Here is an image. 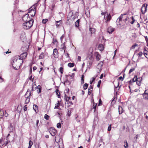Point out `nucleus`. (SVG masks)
Instances as JSON below:
<instances>
[{
  "label": "nucleus",
  "instance_id": "c03bdc74",
  "mask_svg": "<svg viewBox=\"0 0 148 148\" xmlns=\"http://www.w3.org/2000/svg\"><path fill=\"white\" fill-rule=\"evenodd\" d=\"M92 80H91V81H90V84H92V82L95 80V78H94V77H92Z\"/></svg>",
  "mask_w": 148,
  "mask_h": 148
},
{
  "label": "nucleus",
  "instance_id": "f3484780",
  "mask_svg": "<svg viewBox=\"0 0 148 148\" xmlns=\"http://www.w3.org/2000/svg\"><path fill=\"white\" fill-rule=\"evenodd\" d=\"M33 108L35 110L36 113L38 112V106L34 104L33 106Z\"/></svg>",
  "mask_w": 148,
  "mask_h": 148
},
{
  "label": "nucleus",
  "instance_id": "3c124183",
  "mask_svg": "<svg viewBox=\"0 0 148 148\" xmlns=\"http://www.w3.org/2000/svg\"><path fill=\"white\" fill-rule=\"evenodd\" d=\"M144 55L147 58H148V53H144Z\"/></svg>",
  "mask_w": 148,
  "mask_h": 148
},
{
  "label": "nucleus",
  "instance_id": "20e7f679",
  "mask_svg": "<svg viewBox=\"0 0 148 148\" xmlns=\"http://www.w3.org/2000/svg\"><path fill=\"white\" fill-rule=\"evenodd\" d=\"M36 12L35 6H33L29 9L28 13H29V15H30L32 17H34L35 15Z\"/></svg>",
  "mask_w": 148,
  "mask_h": 148
},
{
  "label": "nucleus",
  "instance_id": "6e6d98bb",
  "mask_svg": "<svg viewBox=\"0 0 148 148\" xmlns=\"http://www.w3.org/2000/svg\"><path fill=\"white\" fill-rule=\"evenodd\" d=\"M90 88H88V95H90L91 92H90Z\"/></svg>",
  "mask_w": 148,
  "mask_h": 148
},
{
  "label": "nucleus",
  "instance_id": "f8f14e48",
  "mask_svg": "<svg viewBox=\"0 0 148 148\" xmlns=\"http://www.w3.org/2000/svg\"><path fill=\"white\" fill-rule=\"evenodd\" d=\"M115 29L112 28L111 27H109L107 30L108 32L110 34H111L114 31Z\"/></svg>",
  "mask_w": 148,
  "mask_h": 148
},
{
  "label": "nucleus",
  "instance_id": "a878e982",
  "mask_svg": "<svg viewBox=\"0 0 148 148\" xmlns=\"http://www.w3.org/2000/svg\"><path fill=\"white\" fill-rule=\"evenodd\" d=\"M57 102L58 103L55 105V106L54 107L55 109L58 108L60 106V104L59 103V101H58Z\"/></svg>",
  "mask_w": 148,
  "mask_h": 148
},
{
  "label": "nucleus",
  "instance_id": "9d476101",
  "mask_svg": "<svg viewBox=\"0 0 148 148\" xmlns=\"http://www.w3.org/2000/svg\"><path fill=\"white\" fill-rule=\"evenodd\" d=\"M53 54L55 58H57L58 57V52L57 49H55L53 51Z\"/></svg>",
  "mask_w": 148,
  "mask_h": 148
},
{
  "label": "nucleus",
  "instance_id": "5fc2aeb1",
  "mask_svg": "<svg viewBox=\"0 0 148 148\" xmlns=\"http://www.w3.org/2000/svg\"><path fill=\"white\" fill-rule=\"evenodd\" d=\"M136 83L139 86H140L141 84L140 82L138 80V81L136 82Z\"/></svg>",
  "mask_w": 148,
  "mask_h": 148
},
{
  "label": "nucleus",
  "instance_id": "a211bd4d",
  "mask_svg": "<svg viewBox=\"0 0 148 148\" xmlns=\"http://www.w3.org/2000/svg\"><path fill=\"white\" fill-rule=\"evenodd\" d=\"M37 91L38 93H39L41 92V87L40 85H38L37 86Z\"/></svg>",
  "mask_w": 148,
  "mask_h": 148
},
{
  "label": "nucleus",
  "instance_id": "052dcab7",
  "mask_svg": "<svg viewBox=\"0 0 148 148\" xmlns=\"http://www.w3.org/2000/svg\"><path fill=\"white\" fill-rule=\"evenodd\" d=\"M4 115L5 117H7L8 116V114L6 113V112H5V114L4 113Z\"/></svg>",
  "mask_w": 148,
  "mask_h": 148
},
{
  "label": "nucleus",
  "instance_id": "69168bd1",
  "mask_svg": "<svg viewBox=\"0 0 148 148\" xmlns=\"http://www.w3.org/2000/svg\"><path fill=\"white\" fill-rule=\"evenodd\" d=\"M38 123H39V120H36V124L37 126H38Z\"/></svg>",
  "mask_w": 148,
  "mask_h": 148
},
{
  "label": "nucleus",
  "instance_id": "774afa93",
  "mask_svg": "<svg viewBox=\"0 0 148 148\" xmlns=\"http://www.w3.org/2000/svg\"><path fill=\"white\" fill-rule=\"evenodd\" d=\"M81 58L80 56H78V60L79 61H81Z\"/></svg>",
  "mask_w": 148,
  "mask_h": 148
},
{
  "label": "nucleus",
  "instance_id": "cd10ccee",
  "mask_svg": "<svg viewBox=\"0 0 148 148\" xmlns=\"http://www.w3.org/2000/svg\"><path fill=\"white\" fill-rule=\"evenodd\" d=\"M36 89V86L35 84L33 85L32 86V91H34Z\"/></svg>",
  "mask_w": 148,
  "mask_h": 148
},
{
  "label": "nucleus",
  "instance_id": "2eb2a0df",
  "mask_svg": "<svg viewBox=\"0 0 148 148\" xmlns=\"http://www.w3.org/2000/svg\"><path fill=\"white\" fill-rule=\"evenodd\" d=\"M143 98L145 100H148V94L146 93L145 91L144 94H143Z\"/></svg>",
  "mask_w": 148,
  "mask_h": 148
},
{
  "label": "nucleus",
  "instance_id": "338daca9",
  "mask_svg": "<svg viewBox=\"0 0 148 148\" xmlns=\"http://www.w3.org/2000/svg\"><path fill=\"white\" fill-rule=\"evenodd\" d=\"M33 71H35L36 69L37 68L36 66H34L33 67Z\"/></svg>",
  "mask_w": 148,
  "mask_h": 148
},
{
  "label": "nucleus",
  "instance_id": "f03ea898",
  "mask_svg": "<svg viewBox=\"0 0 148 148\" xmlns=\"http://www.w3.org/2000/svg\"><path fill=\"white\" fill-rule=\"evenodd\" d=\"M34 23V20L32 19L29 21L25 22L23 23V28L27 30L30 29Z\"/></svg>",
  "mask_w": 148,
  "mask_h": 148
},
{
  "label": "nucleus",
  "instance_id": "09e8293b",
  "mask_svg": "<svg viewBox=\"0 0 148 148\" xmlns=\"http://www.w3.org/2000/svg\"><path fill=\"white\" fill-rule=\"evenodd\" d=\"M102 101H101V99H100L99 100V103L98 104V106H100V105H101V104H102Z\"/></svg>",
  "mask_w": 148,
  "mask_h": 148
},
{
  "label": "nucleus",
  "instance_id": "4c0bfd02",
  "mask_svg": "<svg viewBox=\"0 0 148 148\" xmlns=\"http://www.w3.org/2000/svg\"><path fill=\"white\" fill-rule=\"evenodd\" d=\"M60 71L61 74H62L63 72V68L62 67H60Z\"/></svg>",
  "mask_w": 148,
  "mask_h": 148
},
{
  "label": "nucleus",
  "instance_id": "5701e85b",
  "mask_svg": "<svg viewBox=\"0 0 148 148\" xmlns=\"http://www.w3.org/2000/svg\"><path fill=\"white\" fill-rule=\"evenodd\" d=\"M56 25L57 27L59 26L60 25V24L62 23L61 20L56 21Z\"/></svg>",
  "mask_w": 148,
  "mask_h": 148
},
{
  "label": "nucleus",
  "instance_id": "680f3d73",
  "mask_svg": "<svg viewBox=\"0 0 148 148\" xmlns=\"http://www.w3.org/2000/svg\"><path fill=\"white\" fill-rule=\"evenodd\" d=\"M103 73L101 74V75L99 77L101 79H102L103 77Z\"/></svg>",
  "mask_w": 148,
  "mask_h": 148
},
{
  "label": "nucleus",
  "instance_id": "dca6fc26",
  "mask_svg": "<svg viewBox=\"0 0 148 148\" xmlns=\"http://www.w3.org/2000/svg\"><path fill=\"white\" fill-rule=\"evenodd\" d=\"M26 36L25 35V32L23 31L22 32L20 36V38L21 39H24Z\"/></svg>",
  "mask_w": 148,
  "mask_h": 148
},
{
  "label": "nucleus",
  "instance_id": "0eeeda50",
  "mask_svg": "<svg viewBox=\"0 0 148 148\" xmlns=\"http://www.w3.org/2000/svg\"><path fill=\"white\" fill-rule=\"evenodd\" d=\"M27 52H24L22 53L20 56H18L19 60H22L23 59H25L27 57Z\"/></svg>",
  "mask_w": 148,
  "mask_h": 148
},
{
  "label": "nucleus",
  "instance_id": "58836bf2",
  "mask_svg": "<svg viewBox=\"0 0 148 148\" xmlns=\"http://www.w3.org/2000/svg\"><path fill=\"white\" fill-rule=\"evenodd\" d=\"M138 46V44L135 43L134 45H133L131 47V48L132 49H134L135 47L136 46Z\"/></svg>",
  "mask_w": 148,
  "mask_h": 148
},
{
  "label": "nucleus",
  "instance_id": "603ef678",
  "mask_svg": "<svg viewBox=\"0 0 148 148\" xmlns=\"http://www.w3.org/2000/svg\"><path fill=\"white\" fill-rule=\"evenodd\" d=\"M24 110L25 111H26L27 110V105L24 106L23 108Z\"/></svg>",
  "mask_w": 148,
  "mask_h": 148
},
{
  "label": "nucleus",
  "instance_id": "39448f33",
  "mask_svg": "<svg viewBox=\"0 0 148 148\" xmlns=\"http://www.w3.org/2000/svg\"><path fill=\"white\" fill-rule=\"evenodd\" d=\"M49 131L51 135L52 136H55L57 133L56 130L53 127H51L49 128Z\"/></svg>",
  "mask_w": 148,
  "mask_h": 148
},
{
  "label": "nucleus",
  "instance_id": "bb28decb",
  "mask_svg": "<svg viewBox=\"0 0 148 148\" xmlns=\"http://www.w3.org/2000/svg\"><path fill=\"white\" fill-rule=\"evenodd\" d=\"M138 78L137 76L135 75L133 79V82H134L138 81Z\"/></svg>",
  "mask_w": 148,
  "mask_h": 148
},
{
  "label": "nucleus",
  "instance_id": "a19ab883",
  "mask_svg": "<svg viewBox=\"0 0 148 148\" xmlns=\"http://www.w3.org/2000/svg\"><path fill=\"white\" fill-rule=\"evenodd\" d=\"M48 20L47 19H43L42 20V22L44 24H45L47 21Z\"/></svg>",
  "mask_w": 148,
  "mask_h": 148
},
{
  "label": "nucleus",
  "instance_id": "c756f323",
  "mask_svg": "<svg viewBox=\"0 0 148 148\" xmlns=\"http://www.w3.org/2000/svg\"><path fill=\"white\" fill-rule=\"evenodd\" d=\"M44 57V54L42 52L40 54V55L39 56V59H42Z\"/></svg>",
  "mask_w": 148,
  "mask_h": 148
},
{
  "label": "nucleus",
  "instance_id": "7ed1b4c3",
  "mask_svg": "<svg viewBox=\"0 0 148 148\" xmlns=\"http://www.w3.org/2000/svg\"><path fill=\"white\" fill-rule=\"evenodd\" d=\"M101 14L104 15L105 22L107 23L110 22L111 18L110 14H108L107 12H105L102 13Z\"/></svg>",
  "mask_w": 148,
  "mask_h": 148
},
{
  "label": "nucleus",
  "instance_id": "1a4fd4ad",
  "mask_svg": "<svg viewBox=\"0 0 148 148\" xmlns=\"http://www.w3.org/2000/svg\"><path fill=\"white\" fill-rule=\"evenodd\" d=\"M147 4L145 5V4H143L141 8V11L143 14H144L145 13L147 10Z\"/></svg>",
  "mask_w": 148,
  "mask_h": 148
},
{
  "label": "nucleus",
  "instance_id": "c9c22d12",
  "mask_svg": "<svg viewBox=\"0 0 148 148\" xmlns=\"http://www.w3.org/2000/svg\"><path fill=\"white\" fill-rule=\"evenodd\" d=\"M57 127L58 128H60L61 127V125L60 123H59L57 124Z\"/></svg>",
  "mask_w": 148,
  "mask_h": 148
},
{
  "label": "nucleus",
  "instance_id": "4468645a",
  "mask_svg": "<svg viewBox=\"0 0 148 148\" xmlns=\"http://www.w3.org/2000/svg\"><path fill=\"white\" fill-rule=\"evenodd\" d=\"M29 95L27 97L25 101V103L26 104H27L29 102L30 96L31 95V92H29Z\"/></svg>",
  "mask_w": 148,
  "mask_h": 148
},
{
  "label": "nucleus",
  "instance_id": "79ce46f5",
  "mask_svg": "<svg viewBox=\"0 0 148 148\" xmlns=\"http://www.w3.org/2000/svg\"><path fill=\"white\" fill-rule=\"evenodd\" d=\"M101 82V80H100L98 81V84L97 85V87L98 88H99L100 86V84Z\"/></svg>",
  "mask_w": 148,
  "mask_h": 148
},
{
  "label": "nucleus",
  "instance_id": "6e6552de",
  "mask_svg": "<svg viewBox=\"0 0 148 148\" xmlns=\"http://www.w3.org/2000/svg\"><path fill=\"white\" fill-rule=\"evenodd\" d=\"M126 15V14H121V15L118 18L116 21V23L117 25H120L119 23L121 21L123 20V19L124 18L123 16Z\"/></svg>",
  "mask_w": 148,
  "mask_h": 148
},
{
  "label": "nucleus",
  "instance_id": "b1692460",
  "mask_svg": "<svg viewBox=\"0 0 148 148\" xmlns=\"http://www.w3.org/2000/svg\"><path fill=\"white\" fill-rule=\"evenodd\" d=\"M124 143L125 144V145H124V147L125 148H128V143H127V140H125L124 141Z\"/></svg>",
  "mask_w": 148,
  "mask_h": 148
},
{
  "label": "nucleus",
  "instance_id": "4d7b16f0",
  "mask_svg": "<svg viewBox=\"0 0 148 148\" xmlns=\"http://www.w3.org/2000/svg\"><path fill=\"white\" fill-rule=\"evenodd\" d=\"M111 125H109L108 127V131H110L111 130Z\"/></svg>",
  "mask_w": 148,
  "mask_h": 148
},
{
  "label": "nucleus",
  "instance_id": "8fccbe9b",
  "mask_svg": "<svg viewBox=\"0 0 148 148\" xmlns=\"http://www.w3.org/2000/svg\"><path fill=\"white\" fill-rule=\"evenodd\" d=\"M143 54V52H140L138 54V56L139 57H140Z\"/></svg>",
  "mask_w": 148,
  "mask_h": 148
},
{
  "label": "nucleus",
  "instance_id": "c85d7f7f",
  "mask_svg": "<svg viewBox=\"0 0 148 148\" xmlns=\"http://www.w3.org/2000/svg\"><path fill=\"white\" fill-rule=\"evenodd\" d=\"M88 85V84L87 83L84 84L83 86L84 89V90L86 89L87 88Z\"/></svg>",
  "mask_w": 148,
  "mask_h": 148
},
{
  "label": "nucleus",
  "instance_id": "f257e3e1",
  "mask_svg": "<svg viewBox=\"0 0 148 148\" xmlns=\"http://www.w3.org/2000/svg\"><path fill=\"white\" fill-rule=\"evenodd\" d=\"M18 56H15L14 57L12 61L11 62L14 69L16 70L19 69L20 68V66L23 63V61L21 62V63H20L18 60Z\"/></svg>",
  "mask_w": 148,
  "mask_h": 148
},
{
  "label": "nucleus",
  "instance_id": "6ab92c4d",
  "mask_svg": "<svg viewBox=\"0 0 148 148\" xmlns=\"http://www.w3.org/2000/svg\"><path fill=\"white\" fill-rule=\"evenodd\" d=\"M123 108L121 106H119V114H121L123 112Z\"/></svg>",
  "mask_w": 148,
  "mask_h": 148
},
{
  "label": "nucleus",
  "instance_id": "393cba45",
  "mask_svg": "<svg viewBox=\"0 0 148 148\" xmlns=\"http://www.w3.org/2000/svg\"><path fill=\"white\" fill-rule=\"evenodd\" d=\"M68 66L70 67H73L74 66V63H69L68 64Z\"/></svg>",
  "mask_w": 148,
  "mask_h": 148
},
{
  "label": "nucleus",
  "instance_id": "ddd939ff",
  "mask_svg": "<svg viewBox=\"0 0 148 148\" xmlns=\"http://www.w3.org/2000/svg\"><path fill=\"white\" fill-rule=\"evenodd\" d=\"M103 62L102 61L100 62L98 64L97 66L98 69H99L100 71L101 69V68L103 64Z\"/></svg>",
  "mask_w": 148,
  "mask_h": 148
},
{
  "label": "nucleus",
  "instance_id": "423d86ee",
  "mask_svg": "<svg viewBox=\"0 0 148 148\" xmlns=\"http://www.w3.org/2000/svg\"><path fill=\"white\" fill-rule=\"evenodd\" d=\"M22 19L25 22L29 21L32 20L30 19L28 14L24 15Z\"/></svg>",
  "mask_w": 148,
  "mask_h": 148
},
{
  "label": "nucleus",
  "instance_id": "e2e57ef3",
  "mask_svg": "<svg viewBox=\"0 0 148 148\" xmlns=\"http://www.w3.org/2000/svg\"><path fill=\"white\" fill-rule=\"evenodd\" d=\"M3 78L0 76V82H3Z\"/></svg>",
  "mask_w": 148,
  "mask_h": 148
},
{
  "label": "nucleus",
  "instance_id": "aec40b11",
  "mask_svg": "<svg viewBox=\"0 0 148 148\" xmlns=\"http://www.w3.org/2000/svg\"><path fill=\"white\" fill-rule=\"evenodd\" d=\"M4 114L3 110H0V118H2Z\"/></svg>",
  "mask_w": 148,
  "mask_h": 148
},
{
  "label": "nucleus",
  "instance_id": "473e14b6",
  "mask_svg": "<svg viewBox=\"0 0 148 148\" xmlns=\"http://www.w3.org/2000/svg\"><path fill=\"white\" fill-rule=\"evenodd\" d=\"M97 103H93V108L94 109V112H95V110H96V107H97Z\"/></svg>",
  "mask_w": 148,
  "mask_h": 148
},
{
  "label": "nucleus",
  "instance_id": "49530a36",
  "mask_svg": "<svg viewBox=\"0 0 148 148\" xmlns=\"http://www.w3.org/2000/svg\"><path fill=\"white\" fill-rule=\"evenodd\" d=\"M33 143L32 141L31 140H30L29 142V145L32 146V145H33Z\"/></svg>",
  "mask_w": 148,
  "mask_h": 148
},
{
  "label": "nucleus",
  "instance_id": "de8ad7c7",
  "mask_svg": "<svg viewBox=\"0 0 148 148\" xmlns=\"http://www.w3.org/2000/svg\"><path fill=\"white\" fill-rule=\"evenodd\" d=\"M10 141L8 140L7 141H6L5 143H4V145L5 146L7 145L8 144V143H9Z\"/></svg>",
  "mask_w": 148,
  "mask_h": 148
},
{
  "label": "nucleus",
  "instance_id": "37998d69",
  "mask_svg": "<svg viewBox=\"0 0 148 148\" xmlns=\"http://www.w3.org/2000/svg\"><path fill=\"white\" fill-rule=\"evenodd\" d=\"M64 43H63L61 45V47L62 49H66V47L65 46Z\"/></svg>",
  "mask_w": 148,
  "mask_h": 148
},
{
  "label": "nucleus",
  "instance_id": "13d9d810",
  "mask_svg": "<svg viewBox=\"0 0 148 148\" xmlns=\"http://www.w3.org/2000/svg\"><path fill=\"white\" fill-rule=\"evenodd\" d=\"M145 40L147 42V43H148V38L147 36H145Z\"/></svg>",
  "mask_w": 148,
  "mask_h": 148
},
{
  "label": "nucleus",
  "instance_id": "4be33fe9",
  "mask_svg": "<svg viewBox=\"0 0 148 148\" xmlns=\"http://www.w3.org/2000/svg\"><path fill=\"white\" fill-rule=\"evenodd\" d=\"M98 48L100 50L102 51L104 49L103 46L102 45H99L98 46Z\"/></svg>",
  "mask_w": 148,
  "mask_h": 148
},
{
  "label": "nucleus",
  "instance_id": "72a5a7b5",
  "mask_svg": "<svg viewBox=\"0 0 148 148\" xmlns=\"http://www.w3.org/2000/svg\"><path fill=\"white\" fill-rule=\"evenodd\" d=\"M56 94L58 96H60V93L58 89H56Z\"/></svg>",
  "mask_w": 148,
  "mask_h": 148
},
{
  "label": "nucleus",
  "instance_id": "f704fd0d",
  "mask_svg": "<svg viewBox=\"0 0 148 148\" xmlns=\"http://www.w3.org/2000/svg\"><path fill=\"white\" fill-rule=\"evenodd\" d=\"M135 70V68H132L130 69L129 71V74H130L131 72L134 71Z\"/></svg>",
  "mask_w": 148,
  "mask_h": 148
},
{
  "label": "nucleus",
  "instance_id": "e433bc0d",
  "mask_svg": "<svg viewBox=\"0 0 148 148\" xmlns=\"http://www.w3.org/2000/svg\"><path fill=\"white\" fill-rule=\"evenodd\" d=\"M125 15L123 16V17H124L123 18H125V19H123V20L125 22L126 21H127L128 19L129 18H128V17H127V16H126L125 17Z\"/></svg>",
  "mask_w": 148,
  "mask_h": 148
},
{
  "label": "nucleus",
  "instance_id": "a18cd8bd",
  "mask_svg": "<svg viewBox=\"0 0 148 148\" xmlns=\"http://www.w3.org/2000/svg\"><path fill=\"white\" fill-rule=\"evenodd\" d=\"M132 21L131 22V23L132 24H133L134 23L135 20L134 19L133 16L132 17Z\"/></svg>",
  "mask_w": 148,
  "mask_h": 148
},
{
  "label": "nucleus",
  "instance_id": "2f4dec72",
  "mask_svg": "<svg viewBox=\"0 0 148 148\" xmlns=\"http://www.w3.org/2000/svg\"><path fill=\"white\" fill-rule=\"evenodd\" d=\"M44 118L47 120H48L49 118V116L47 114H45L44 116Z\"/></svg>",
  "mask_w": 148,
  "mask_h": 148
},
{
  "label": "nucleus",
  "instance_id": "7c9ffc66",
  "mask_svg": "<svg viewBox=\"0 0 148 148\" xmlns=\"http://www.w3.org/2000/svg\"><path fill=\"white\" fill-rule=\"evenodd\" d=\"M85 14L87 16V17L89 16L90 15V13L89 12V10H88L87 11V10H86V12H85Z\"/></svg>",
  "mask_w": 148,
  "mask_h": 148
},
{
  "label": "nucleus",
  "instance_id": "ea45409f",
  "mask_svg": "<svg viewBox=\"0 0 148 148\" xmlns=\"http://www.w3.org/2000/svg\"><path fill=\"white\" fill-rule=\"evenodd\" d=\"M90 31L91 32V34H92L93 33V32L94 33V32H95V30L94 29V28H90Z\"/></svg>",
  "mask_w": 148,
  "mask_h": 148
},
{
  "label": "nucleus",
  "instance_id": "9b49d317",
  "mask_svg": "<svg viewBox=\"0 0 148 148\" xmlns=\"http://www.w3.org/2000/svg\"><path fill=\"white\" fill-rule=\"evenodd\" d=\"M94 54L96 56L97 60V61H99L101 58V55L97 52H95Z\"/></svg>",
  "mask_w": 148,
  "mask_h": 148
},
{
  "label": "nucleus",
  "instance_id": "0e129e2a",
  "mask_svg": "<svg viewBox=\"0 0 148 148\" xmlns=\"http://www.w3.org/2000/svg\"><path fill=\"white\" fill-rule=\"evenodd\" d=\"M123 79L124 78L122 77L121 76V77H120L119 78V79L120 80H123Z\"/></svg>",
  "mask_w": 148,
  "mask_h": 148
},
{
  "label": "nucleus",
  "instance_id": "864d4df0",
  "mask_svg": "<svg viewBox=\"0 0 148 148\" xmlns=\"http://www.w3.org/2000/svg\"><path fill=\"white\" fill-rule=\"evenodd\" d=\"M71 114V111L70 110H68V111L67 114L69 116H70Z\"/></svg>",
  "mask_w": 148,
  "mask_h": 148
},
{
  "label": "nucleus",
  "instance_id": "412c9836",
  "mask_svg": "<svg viewBox=\"0 0 148 148\" xmlns=\"http://www.w3.org/2000/svg\"><path fill=\"white\" fill-rule=\"evenodd\" d=\"M80 20L78 19L77 20L76 22L75 23V26L76 27H78L79 25V22Z\"/></svg>",
  "mask_w": 148,
  "mask_h": 148
},
{
  "label": "nucleus",
  "instance_id": "bf43d9fd",
  "mask_svg": "<svg viewBox=\"0 0 148 148\" xmlns=\"http://www.w3.org/2000/svg\"><path fill=\"white\" fill-rule=\"evenodd\" d=\"M81 80L82 84H84V79H81Z\"/></svg>",
  "mask_w": 148,
  "mask_h": 148
}]
</instances>
